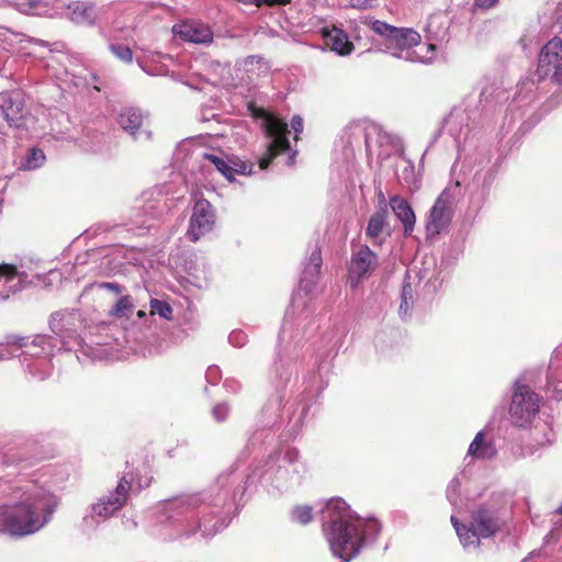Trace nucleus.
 Instances as JSON below:
<instances>
[{
  "label": "nucleus",
  "instance_id": "nucleus-1",
  "mask_svg": "<svg viewBox=\"0 0 562 562\" xmlns=\"http://www.w3.org/2000/svg\"><path fill=\"white\" fill-rule=\"evenodd\" d=\"M305 465L297 449L276 450L249 472H239L235 465L221 472L207 490L164 501L157 513L159 525L151 535L162 541L190 538L200 532L212 538L232 520L244 504L248 488L258 483L286 492L301 484Z\"/></svg>",
  "mask_w": 562,
  "mask_h": 562
},
{
  "label": "nucleus",
  "instance_id": "nucleus-2",
  "mask_svg": "<svg viewBox=\"0 0 562 562\" xmlns=\"http://www.w3.org/2000/svg\"><path fill=\"white\" fill-rule=\"evenodd\" d=\"M38 459L22 450L0 452V494L8 498L0 507L2 531L25 537L40 531L53 518L57 496L34 480H18L27 475Z\"/></svg>",
  "mask_w": 562,
  "mask_h": 562
},
{
  "label": "nucleus",
  "instance_id": "nucleus-3",
  "mask_svg": "<svg viewBox=\"0 0 562 562\" xmlns=\"http://www.w3.org/2000/svg\"><path fill=\"white\" fill-rule=\"evenodd\" d=\"M326 540L333 555L340 562H350L362 549L373 544L381 524L374 518H362L341 498L328 501L321 510Z\"/></svg>",
  "mask_w": 562,
  "mask_h": 562
},
{
  "label": "nucleus",
  "instance_id": "nucleus-4",
  "mask_svg": "<svg viewBox=\"0 0 562 562\" xmlns=\"http://www.w3.org/2000/svg\"><path fill=\"white\" fill-rule=\"evenodd\" d=\"M60 350L56 338L48 335L5 337V344H0V360L18 357L24 370L33 378L44 380L52 374V357Z\"/></svg>",
  "mask_w": 562,
  "mask_h": 562
},
{
  "label": "nucleus",
  "instance_id": "nucleus-5",
  "mask_svg": "<svg viewBox=\"0 0 562 562\" xmlns=\"http://www.w3.org/2000/svg\"><path fill=\"white\" fill-rule=\"evenodd\" d=\"M362 23L384 38L385 52L391 56L409 63L428 64L434 60L436 45H420L422 37L413 29L396 27L371 18H364Z\"/></svg>",
  "mask_w": 562,
  "mask_h": 562
},
{
  "label": "nucleus",
  "instance_id": "nucleus-6",
  "mask_svg": "<svg viewBox=\"0 0 562 562\" xmlns=\"http://www.w3.org/2000/svg\"><path fill=\"white\" fill-rule=\"evenodd\" d=\"M546 79L562 85V40L560 37H553L542 47L536 74L518 83L512 108L519 109L533 103L537 98V85Z\"/></svg>",
  "mask_w": 562,
  "mask_h": 562
},
{
  "label": "nucleus",
  "instance_id": "nucleus-7",
  "mask_svg": "<svg viewBox=\"0 0 562 562\" xmlns=\"http://www.w3.org/2000/svg\"><path fill=\"white\" fill-rule=\"evenodd\" d=\"M451 524L463 549L468 552L480 548L481 540L491 539L502 531L505 519L502 512L495 505L484 504L471 513L468 524L460 522L456 516H451Z\"/></svg>",
  "mask_w": 562,
  "mask_h": 562
},
{
  "label": "nucleus",
  "instance_id": "nucleus-8",
  "mask_svg": "<svg viewBox=\"0 0 562 562\" xmlns=\"http://www.w3.org/2000/svg\"><path fill=\"white\" fill-rule=\"evenodd\" d=\"M38 114L44 116L45 110L37 114L29 113L20 91L0 93V133H5L8 127L14 130L20 138L38 137L45 132Z\"/></svg>",
  "mask_w": 562,
  "mask_h": 562
},
{
  "label": "nucleus",
  "instance_id": "nucleus-9",
  "mask_svg": "<svg viewBox=\"0 0 562 562\" xmlns=\"http://www.w3.org/2000/svg\"><path fill=\"white\" fill-rule=\"evenodd\" d=\"M322 254L319 247H315L307 262L304 263L302 277L300 280V290L292 296L291 308L286 311L281 335L285 337L288 327H305L311 324L310 316L312 310L307 304V295L315 285L322 267Z\"/></svg>",
  "mask_w": 562,
  "mask_h": 562
},
{
  "label": "nucleus",
  "instance_id": "nucleus-10",
  "mask_svg": "<svg viewBox=\"0 0 562 562\" xmlns=\"http://www.w3.org/2000/svg\"><path fill=\"white\" fill-rule=\"evenodd\" d=\"M148 485L149 481L147 479L143 483L133 472L125 473L113 491H110L109 494L103 495L91 505L90 514L83 517L85 524L92 527L99 524V519L110 518L126 504L130 491L134 488L142 490Z\"/></svg>",
  "mask_w": 562,
  "mask_h": 562
},
{
  "label": "nucleus",
  "instance_id": "nucleus-11",
  "mask_svg": "<svg viewBox=\"0 0 562 562\" xmlns=\"http://www.w3.org/2000/svg\"><path fill=\"white\" fill-rule=\"evenodd\" d=\"M49 328L58 347L66 351H85L86 323L78 310H64L50 315Z\"/></svg>",
  "mask_w": 562,
  "mask_h": 562
},
{
  "label": "nucleus",
  "instance_id": "nucleus-12",
  "mask_svg": "<svg viewBox=\"0 0 562 562\" xmlns=\"http://www.w3.org/2000/svg\"><path fill=\"white\" fill-rule=\"evenodd\" d=\"M542 397L528 384L517 380L514 382L509 403L508 419L514 427L528 428L540 412Z\"/></svg>",
  "mask_w": 562,
  "mask_h": 562
},
{
  "label": "nucleus",
  "instance_id": "nucleus-13",
  "mask_svg": "<svg viewBox=\"0 0 562 562\" xmlns=\"http://www.w3.org/2000/svg\"><path fill=\"white\" fill-rule=\"evenodd\" d=\"M293 370L294 364L292 360L279 358L273 362L270 370V379L276 387V392L269 396V400L262 409L263 416H267V420L262 422L263 427H272L276 424L283 402V394L281 392L290 381Z\"/></svg>",
  "mask_w": 562,
  "mask_h": 562
},
{
  "label": "nucleus",
  "instance_id": "nucleus-14",
  "mask_svg": "<svg viewBox=\"0 0 562 562\" xmlns=\"http://www.w3.org/2000/svg\"><path fill=\"white\" fill-rule=\"evenodd\" d=\"M460 193V183L447 187L436 199L425 225L427 238L437 237L450 224L457 196Z\"/></svg>",
  "mask_w": 562,
  "mask_h": 562
},
{
  "label": "nucleus",
  "instance_id": "nucleus-15",
  "mask_svg": "<svg viewBox=\"0 0 562 562\" xmlns=\"http://www.w3.org/2000/svg\"><path fill=\"white\" fill-rule=\"evenodd\" d=\"M263 130L269 139L267 150L258 160L259 169L265 170L279 154L290 149L288 123L273 114H265Z\"/></svg>",
  "mask_w": 562,
  "mask_h": 562
},
{
  "label": "nucleus",
  "instance_id": "nucleus-16",
  "mask_svg": "<svg viewBox=\"0 0 562 562\" xmlns=\"http://www.w3.org/2000/svg\"><path fill=\"white\" fill-rule=\"evenodd\" d=\"M214 224L215 213L212 204L205 199H199L192 210L187 236L191 241L195 243L202 236L210 233Z\"/></svg>",
  "mask_w": 562,
  "mask_h": 562
},
{
  "label": "nucleus",
  "instance_id": "nucleus-17",
  "mask_svg": "<svg viewBox=\"0 0 562 562\" xmlns=\"http://www.w3.org/2000/svg\"><path fill=\"white\" fill-rule=\"evenodd\" d=\"M378 267V256L367 246L362 245L352 254L349 265V281L356 286L360 279L371 274Z\"/></svg>",
  "mask_w": 562,
  "mask_h": 562
},
{
  "label": "nucleus",
  "instance_id": "nucleus-18",
  "mask_svg": "<svg viewBox=\"0 0 562 562\" xmlns=\"http://www.w3.org/2000/svg\"><path fill=\"white\" fill-rule=\"evenodd\" d=\"M146 119L140 109L131 106L120 112L117 123L134 140H148L151 134L145 127Z\"/></svg>",
  "mask_w": 562,
  "mask_h": 562
},
{
  "label": "nucleus",
  "instance_id": "nucleus-19",
  "mask_svg": "<svg viewBox=\"0 0 562 562\" xmlns=\"http://www.w3.org/2000/svg\"><path fill=\"white\" fill-rule=\"evenodd\" d=\"M173 33L181 40L193 44H210L213 41L211 27L200 21H184L173 25Z\"/></svg>",
  "mask_w": 562,
  "mask_h": 562
},
{
  "label": "nucleus",
  "instance_id": "nucleus-20",
  "mask_svg": "<svg viewBox=\"0 0 562 562\" xmlns=\"http://www.w3.org/2000/svg\"><path fill=\"white\" fill-rule=\"evenodd\" d=\"M390 206L397 220L403 224L404 235L409 236L413 233L416 223V216L412 206L407 200L400 195H393L390 198Z\"/></svg>",
  "mask_w": 562,
  "mask_h": 562
},
{
  "label": "nucleus",
  "instance_id": "nucleus-21",
  "mask_svg": "<svg viewBox=\"0 0 562 562\" xmlns=\"http://www.w3.org/2000/svg\"><path fill=\"white\" fill-rule=\"evenodd\" d=\"M67 14L69 19L78 24L85 26H92L98 19V12L92 3L74 1L67 7Z\"/></svg>",
  "mask_w": 562,
  "mask_h": 562
},
{
  "label": "nucleus",
  "instance_id": "nucleus-22",
  "mask_svg": "<svg viewBox=\"0 0 562 562\" xmlns=\"http://www.w3.org/2000/svg\"><path fill=\"white\" fill-rule=\"evenodd\" d=\"M497 454V449L492 439H488L485 432L479 431L470 443L467 457L477 460H491Z\"/></svg>",
  "mask_w": 562,
  "mask_h": 562
},
{
  "label": "nucleus",
  "instance_id": "nucleus-23",
  "mask_svg": "<svg viewBox=\"0 0 562 562\" xmlns=\"http://www.w3.org/2000/svg\"><path fill=\"white\" fill-rule=\"evenodd\" d=\"M386 206H380V209L373 213L368 221L366 235L374 245H381L383 241L382 233L386 226Z\"/></svg>",
  "mask_w": 562,
  "mask_h": 562
},
{
  "label": "nucleus",
  "instance_id": "nucleus-24",
  "mask_svg": "<svg viewBox=\"0 0 562 562\" xmlns=\"http://www.w3.org/2000/svg\"><path fill=\"white\" fill-rule=\"evenodd\" d=\"M326 43L330 48L340 56H347L353 50V44L345 31L338 27H333L325 34Z\"/></svg>",
  "mask_w": 562,
  "mask_h": 562
},
{
  "label": "nucleus",
  "instance_id": "nucleus-25",
  "mask_svg": "<svg viewBox=\"0 0 562 562\" xmlns=\"http://www.w3.org/2000/svg\"><path fill=\"white\" fill-rule=\"evenodd\" d=\"M27 277L29 276L22 269V266L0 262V279H3L5 282H11L12 280L18 279L16 284L11 286L13 293L22 291L25 288Z\"/></svg>",
  "mask_w": 562,
  "mask_h": 562
},
{
  "label": "nucleus",
  "instance_id": "nucleus-26",
  "mask_svg": "<svg viewBox=\"0 0 562 562\" xmlns=\"http://www.w3.org/2000/svg\"><path fill=\"white\" fill-rule=\"evenodd\" d=\"M547 389L552 397L562 400V361L558 358L551 360L547 374Z\"/></svg>",
  "mask_w": 562,
  "mask_h": 562
},
{
  "label": "nucleus",
  "instance_id": "nucleus-27",
  "mask_svg": "<svg viewBox=\"0 0 562 562\" xmlns=\"http://www.w3.org/2000/svg\"><path fill=\"white\" fill-rule=\"evenodd\" d=\"M15 10L23 14L53 18L56 11L48 2L42 0H24L14 4Z\"/></svg>",
  "mask_w": 562,
  "mask_h": 562
},
{
  "label": "nucleus",
  "instance_id": "nucleus-28",
  "mask_svg": "<svg viewBox=\"0 0 562 562\" xmlns=\"http://www.w3.org/2000/svg\"><path fill=\"white\" fill-rule=\"evenodd\" d=\"M46 155L42 148L33 146L26 149L20 162L21 170H36L44 166Z\"/></svg>",
  "mask_w": 562,
  "mask_h": 562
},
{
  "label": "nucleus",
  "instance_id": "nucleus-29",
  "mask_svg": "<svg viewBox=\"0 0 562 562\" xmlns=\"http://www.w3.org/2000/svg\"><path fill=\"white\" fill-rule=\"evenodd\" d=\"M372 135L376 136V140L380 143V145L390 144L393 147L402 145L401 138L397 135L384 131L379 125H373L366 133L367 147L370 146L369 140L372 137Z\"/></svg>",
  "mask_w": 562,
  "mask_h": 562
},
{
  "label": "nucleus",
  "instance_id": "nucleus-30",
  "mask_svg": "<svg viewBox=\"0 0 562 562\" xmlns=\"http://www.w3.org/2000/svg\"><path fill=\"white\" fill-rule=\"evenodd\" d=\"M115 304L111 307L109 314L116 318L128 317L134 310L133 297L123 292L117 295Z\"/></svg>",
  "mask_w": 562,
  "mask_h": 562
},
{
  "label": "nucleus",
  "instance_id": "nucleus-31",
  "mask_svg": "<svg viewBox=\"0 0 562 562\" xmlns=\"http://www.w3.org/2000/svg\"><path fill=\"white\" fill-rule=\"evenodd\" d=\"M464 121L465 115L463 113L453 112L447 117L445 122V127L447 128L448 133L454 138L456 142H459L461 138V135L465 127L462 125Z\"/></svg>",
  "mask_w": 562,
  "mask_h": 562
},
{
  "label": "nucleus",
  "instance_id": "nucleus-32",
  "mask_svg": "<svg viewBox=\"0 0 562 562\" xmlns=\"http://www.w3.org/2000/svg\"><path fill=\"white\" fill-rule=\"evenodd\" d=\"M150 313L149 316L153 317L158 315L160 318L165 321H171L173 316V310L171 305L167 301L150 299L149 301Z\"/></svg>",
  "mask_w": 562,
  "mask_h": 562
},
{
  "label": "nucleus",
  "instance_id": "nucleus-33",
  "mask_svg": "<svg viewBox=\"0 0 562 562\" xmlns=\"http://www.w3.org/2000/svg\"><path fill=\"white\" fill-rule=\"evenodd\" d=\"M313 519V509L311 506L302 505V506H295L291 510V520L300 524V525H307Z\"/></svg>",
  "mask_w": 562,
  "mask_h": 562
},
{
  "label": "nucleus",
  "instance_id": "nucleus-34",
  "mask_svg": "<svg viewBox=\"0 0 562 562\" xmlns=\"http://www.w3.org/2000/svg\"><path fill=\"white\" fill-rule=\"evenodd\" d=\"M143 205L140 206L143 213L145 216L149 218H156L158 217L166 206L165 203H161V201L158 200H151V199H143Z\"/></svg>",
  "mask_w": 562,
  "mask_h": 562
},
{
  "label": "nucleus",
  "instance_id": "nucleus-35",
  "mask_svg": "<svg viewBox=\"0 0 562 562\" xmlns=\"http://www.w3.org/2000/svg\"><path fill=\"white\" fill-rule=\"evenodd\" d=\"M413 305L414 300L412 285L409 283H404L402 289V301L398 308L401 317L407 316Z\"/></svg>",
  "mask_w": 562,
  "mask_h": 562
},
{
  "label": "nucleus",
  "instance_id": "nucleus-36",
  "mask_svg": "<svg viewBox=\"0 0 562 562\" xmlns=\"http://www.w3.org/2000/svg\"><path fill=\"white\" fill-rule=\"evenodd\" d=\"M204 158L211 161L226 179L233 180V168L227 161L214 154H204Z\"/></svg>",
  "mask_w": 562,
  "mask_h": 562
},
{
  "label": "nucleus",
  "instance_id": "nucleus-37",
  "mask_svg": "<svg viewBox=\"0 0 562 562\" xmlns=\"http://www.w3.org/2000/svg\"><path fill=\"white\" fill-rule=\"evenodd\" d=\"M111 53L121 61L131 64L133 60V53L131 48L122 43H111L109 45Z\"/></svg>",
  "mask_w": 562,
  "mask_h": 562
},
{
  "label": "nucleus",
  "instance_id": "nucleus-38",
  "mask_svg": "<svg viewBox=\"0 0 562 562\" xmlns=\"http://www.w3.org/2000/svg\"><path fill=\"white\" fill-rule=\"evenodd\" d=\"M403 167L401 171L397 172V177L402 179L406 184H412L415 180V167L413 161L406 159L404 155H402ZM400 165H397V170H400Z\"/></svg>",
  "mask_w": 562,
  "mask_h": 562
},
{
  "label": "nucleus",
  "instance_id": "nucleus-39",
  "mask_svg": "<svg viewBox=\"0 0 562 562\" xmlns=\"http://www.w3.org/2000/svg\"><path fill=\"white\" fill-rule=\"evenodd\" d=\"M460 486L461 483L458 477H453L447 486V499L453 507H459L462 505L460 501Z\"/></svg>",
  "mask_w": 562,
  "mask_h": 562
},
{
  "label": "nucleus",
  "instance_id": "nucleus-40",
  "mask_svg": "<svg viewBox=\"0 0 562 562\" xmlns=\"http://www.w3.org/2000/svg\"><path fill=\"white\" fill-rule=\"evenodd\" d=\"M97 291H103L115 299L117 295L126 291L125 286L117 282H98L92 285Z\"/></svg>",
  "mask_w": 562,
  "mask_h": 562
},
{
  "label": "nucleus",
  "instance_id": "nucleus-41",
  "mask_svg": "<svg viewBox=\"0 0 562 562\" xmlns=\"http://www.w3.org/2000/svg\"><path fill=\"white\" fill-rule=\"evenodd\" d=\"M494 178H495L494 173L491 170H488V171L484 172L483 175L476 173L474 176V182H476V183L481 182L483 192H488V190L494 181Z\"/></svg>",
  "mask_w": 562,
  "mask_h": 562
},
{
  "label": "nucleus",
  "instance_id": "nucleus-42",
  "mask_svg": "<svg viewBox=\"0 0 562 562\" xmlns=\"http://www.w3.org/2000/svg\"><path fill=\"white\" fill-rule=\"evenodd\" d=\"M229 411L227 403H218L213 407L212 416L216 422L222 423L228 417Z\"/></svg>",
  "mask_w": 562,
  "mask_h": 562
},
{
  "label": "nucleus",
  "instance_id": "nucleus-43",
  "mask_svg": "<svg viewBox=\"0 0 562 562\" xmlns=\"http://www.w3.org/2000/svg\"><path fill=\"white\" fill-rule=\"evenodd\" d=\"M247 340L248 336L246 335V333L239 329L233 330L228 336L229 344L238 348L245 346Z\"/></svg>",
  "mask_w": 562,
  "mask_h": 562
},
{
  "label": "nucleus",
  "instance_id": "nucleus-44",
  "mask_svg": "<svg viewBox=\"0 0 562 562\" xmlns=\"http://www.w3.org/2000/svg\"><path fill=\"white\" fill-rule=\"evenodd\" d=\"M240 3L247 4V5H256L261 7L263 4L266 5H284L290 3L291 0H237Z\"/></svg>",
  "mask_w": 562,
  "mask_h": 562
},
{
  "label": "nucleus",
  "instance_id": "nucleus-45",
  "mask_svg": "<svg viewBox=\"0 0 562 562\" xmlns=\"http://www.w3.org/2000/svg\"><path fill=\"white\" fill-rule=\"evenodd\" d=\"M205 379L209 383L216 384L218 382V380L221 379V372H220L218 367H216V366L209 367L205 372Z\"/></svg>",
  "mask_w": 562,
  "mask_h": 562
},
{
  "label": "nucleus",
  "instance_id": "nucleus-46",
  "mask_svg": "<svg viewBox=\"0 0 562 562\" xmlns=\"http://www.w3.org/2000/svg\"><path fill=\"white\" fill-rule=\"evenodd\" d=\"M233 164H234V166H232L233 175L234 173L247 175V173L251 172V167H249L248 164L245 161H234Z\"/></svg>",
  "mask_w": 562,
  "mask_h": 562
},
{
  "label": "nucleus",
  "instance_id": "nucleus-47",
  "mask_svg": "<svg viewBox=\"0 0 562 562\" xmlns=\"http://www.w3.org/2000/svg\"><path fill=\"white\" fill-rule=\"evenodd\" d=\"M373 0H350L349 5L355 9H368L372 7Z\"/></svg>",
  "mask_w": 562,
  "mask_h": 562
},
{
  "label": "nucleus",
  "instance_id": "nucleus-48",
  "mask_svg": "<svg viewBox=\"0 0 562 562\" xmlns=\"http://www.w3.org/2000/svg\"><path fill=\"white\" fill-rule=\"evenodd\" d=\"M291 127L295 134H300L303 131V119L300 115H294L291 120Z\"/></svg>",
  "mask_w": 562,
  "mask_h": 562
},
{
  "label": "nucleus",
  "instance_id": "nucleus-49",
  "mask_svg": "<svg viewBox=\"0 0 562 562\" xmlns=\"http://www.w3.org/2000/svg\"><path fill=\"white\" fill-rule=\"evenodd\" d=\"M498 0H474L475 8L487 10L495 5Z\"/></svg>",
  "mask_w": 562,
  "mask_h": 562
},
{
  "label": "nucleus",
  "instance_id": "nucleus-50",
  "mask_svg": "<svg viewBox=\"0 0 562 562\" xmlns=\"http://www.w3.org/2000/svg\"><path fill=\"white\" fill-rule=\"evenodd\" d=\"M225 386L231 392H237L240 389V384L236 381H225Z\"/></svg>",
  "mask_w": 562,
  "mask_h": 562
},
{
  "label": "nucleus",
  "instance_id": "nucleus-51",
  "mask_svg": "<svg viewBox=\"0 0 562 562\" xmlns=\"http://www.w3.org/2000/svg\"><path fill=\"white\" fill-rule=\"evenodd\" d=\"M27 42L41 47H48L49 45L48 42L34 37H27Z\"/></svg>",
  "mask_w": 562,
  "mask_h": 562
},
{
  "label": "nucleus",
  "instance_id": "nucleus-52",
  "mask_svg": "<svg viewBox=\"0 0 562 562\" xmlns=\"http://www.w3.org/2000/svg\"><path fill=\"white\" fill-rule=\"evenodd\" d=\"M419 274H420V277H419L420 280L427 279L428 282H431L434 279V276H428L427 268H424L423 270H420Z\"/></svg>",
  "mask_w": 562,
  "mask_h": 562
},
{
  "label": "nucleus",
  "instance_id": "nucleus-53",
  "mask_svg": "<svg viewBox=\"0 0 562 562\" xmlns=\"http://www.w3.org/2000/svg\"><path fill=\"white\" fill-rule=\"evenodd\" d=\"M555 514L560 516L558 520L554 521L555 526L562 527V505L555 510Z\"/></svg>",
  "mask_w": 562,
  "mask_h": 562
},
{
  "label": "nucleus",
  "instance_id": "nucleus-54",
  "mask_svg": "<svg viewBox=\"0 0 562 562\" xmlns=\"http://www.w3.org/2000/svg\"><path fill=\"white\" fill-rule=\"evenodd\" d=\"M137 317L139 319H146V321L151 319V317L149 315H147V313L145 311H143V310H139L137 312Z\"/></svg>",
  "mask_w": 562,
  "mask_h": 562
},
{
  "label": "nucleus",
  "instance_id": "nucleus-55",
  "mask_svg": "<svg viewBox=\"0 0 562 562\" xmlns=\"http://www.w3.org/2000/svg\"><path fill=\"white\" fill-rule=\"evenodd\" d=\"M295 155H296V151H293V153L288 157L286 165L292 166V165L295 162Z\"/></svg>",
  "mask_w": 562,
  "mask_h": 562
},
{
  "label": "nucleus",
  "instance_id": "nucleus-56",
  "mask_svg": "<svg viewBox=\"0 0 562 562\" xmlns=\"http://www.w3.org/2000/svg\"><path fill=\"white\" fill-rule=\"evenodd\" d=\"M380 204H385V198L382 192H380ZM386 206V205H383Z\"/></svg>",
  "mask_w": 562,
  "mask_h": 562
},
{
  "label": "nucleus",
  "instance_id": "nucleus-57",
  "mask_svg": "<svg viewBox=\"0 0 562 562\" xmlns=\"http://www.w3.org/2000/svg\"><path fill=\"white\" fill-rule=\"evenodd\" d=\"M424 265H431V266H435V260L432 258L428 259V260H425L424 261Z\"/></svg>",
  "mask_w": 562,
  "mask_h": 562
},
{
  "label": "nucleus",
  "instance_id": "nucleus-58",
  "mask_svg": "<svg viewBox=\"0 0 562 562\" xmlns=\"http://www.w3.org/2000/svg\"><path fill=\"white\" fill-rule=\"evenodd\" d=\"M57 274H58V273H57L56 271H50V272H49V276H50V277H55V276H57Z\"/></svg>",
  "mask_w": 562,
  "mask_h": 562
},
{
  "label": "nucleus",
  "instance_id": "nucleus-59",
  "mask_svg": "<svg viewBox=\"0 0 562 562\" xmlns=\"http://www.w3.org/2000/svg\"><path fill=\"white\" fill-rule=\"evenodd\" d=\"M297 336H299V334L291 335V338H293V339H297Z\"/></svg>",
  "mask_w": 562,
  "mask_h": 562
},
{
  "label": "nucleus",
  "instance_id": "nucleus-60",
  "mask_svg": "<svg viewBox=\"0 0 562 562\" xmlns=\"http://www.w3.org/2000/svg\"><path fill=\"white\" fill-rule=\"evenodd\" d=\"M306 411H307V407H304V408H303V412H302V415H304V414L306 413ZM302 417H303V416H301V418H302Z\"/></svg>",
  "mask_w": 562,
  "mask_h": 562
},
{
  "label": "nucleus",
  "instance_id": "nucleus-61",
  "mask_svg": "<svg viewBox=\"0 0 562 562\" xmlns=\"http://www.w3.org/2000/svg\"><path fill=\"white\" fill-rule=\"evenodd\" d=\"M154 196V193H150V198ZM143 199H147L146 196H144Z\"/></svg>",
  "mask_w": 562,
  "mask_h": 562
}]
</instances>
